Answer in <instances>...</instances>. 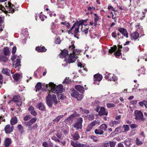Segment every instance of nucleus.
I'll use <instances>...</instances> for the list:
<instances>
[{"mask_svg": "<svg viewBox=\"0 0 147 147\" xmlns=\"http://www.w3.org/2000/svg\"><path fill=\"white\" fill-rule=\"evenodd\" d=\"M36 120V118L34 117L32 119L28 121L24 122V123L25 125L28 126V128H29L30 127H31V125L34 123Z\"/></svg>", "mask_w": 147, "mask_h": 147, "instance_id": "nucleus-6", "label": "nucleus"}, {"mask_svg": "<svg viewBox=\"0 0 147 147\" xmlns=\"http://www.w3.org/2000/svg\"><path fill=\"white\" fill-rule=\"evenodd\" d=\"M52 101L55 104H57L56 96L55 94H53L52 96L50 94H49L47 97L46 102L47 105L50 107H51L52 106Z\"/></svg>", "mask_w": 147, "mask_h": 147, "instance_id": "nucleus-2", "label": "nucleus"}, {"mask_svg": "<svg viewBox=\"0 0 147 147\" xmlns=\"http://www.w3.org/2000/svg\"><path fill=\"white\" fill-rule=\"evenodd\" d=\"M133 141L131 139L126 140L124 142L126 147H134V145L132 144Z\"/></svg>", "mask_w": 147, "mask_h": 147, "instance_id": "nucleus-10", "label": "nucleus"}, {"mask_svg": "<svg viewBox=\"0 0 147 147\" xmlns=\"http://www.w3.org/2000/svg\"><path fill=\"white\" fill-rule=\"evenodd\" d=\"M68 55V51L66 50H64L62 51L61 53L60 54V56L61 58H65Z\"/></svg>", "mask_w": 147, "mask_h": 147, "instance_id": "nucleus-18", "label": "nucleus"}, {"mask_svg": "<svg viewBox=\"0 0 147 147\" xmlns=\"http://www.w3.org/2000/svg\"><path fill=\"white\" fill-rule=\"evenodd\" d=\"M83 119L81 117H80L77 119V122L75 123L74 126V128H76V130L81 129L82 127V123Z\"/></svg>", "mask_w": 147, "mask_h": 147, "instance_id": "nucleus-5", "label": "nucleus"}, {"mask_svg": "<svg viewBox=\"0 0 147 147\" xmlns=\"http://www.w3.org/2000/svg\"><path fill=\"white\" fill-rule=\"evenodd\" d=\"M36 51L39 52H44L46 51L47 49L44 47H38L36 48Z\"/></svg>", "mask_w": 147, "mask_h": 147, "instance_id": "nucleus-29", "label": "nucleus"}, {"mask_svg": "<svg viewBox=\"0 0 147 147\" xmlns=\"http://www.w3.org/2000/svg\"><path fill=\"white\" fill-rule=\"evenodd\" d=\"M121 127H119L116 128L115 130L113 132L115 134H117L118 133H120L121 132Z\"/></svg>", "mask_w": 147, "mask_h": 147, "instance_id": "nucleus-41", "label": "nucleus"}, {"mask_svg": "<svg viewBox=\"0 0 147 147\" xmlns=\"http://www.w3.org/2000/svg\"><path fill=\"white\" fill-rule=\"evenodd\" d=\"M121 51V50L118 49V50L117 51L115 52L114 53V55L115 56H120L121 54V53L120 52Z\"/></svg>", "mask_w": 147, "mask_h": 147, "instance_id": "nucleus-51", "label": "nucleus"}, {"mask_svg": "<svg viewBox=\"0 0 147 147\" xmlns=\"http://www.w3.org/2000/svg\"><path fill=\"white\" fill-rule=\"evenodd\" d=\"M37 107L38 109L41 110H43L45 109V107L43 104L41 103L40 102L37 105Z\"/></svg>", "mask_w": 147, "mask_h": 147, "instance_id": "nucleus-35", "label": "nucleus"}, {"mask_svg": "<svg viewBox=\"0 0 147 147\" xmlns=\"http://www.w3.org/2000/svg\"><path fill=\"white\" fill-rule=\"evenodd\" d=\"M79 109L80 110L82 113H86L87 114L89 113V111L88 110L83 109L82 107H80Z\"/></svg>", "mask_w": 147, "mask_h": 147, "instance_id": "nucleus-48", "label": "nucleus"}, {"mask_svg": "<svg viewBox=\"0 0 147 147\" xmlns=\"http://www.w3.org/2000/svg\"><path fill=\"white\" fill-rule=\"evenodd\" d=\"M108 80L110 81H113L114 82L116 81L117 80V77L115 76L114 74H108Z\"/></svg>", "mask_w": 147, "mask_h": 147, "instance_id": "nucleus-15", "label": "nucleus"}, {"mask_svg": "<svg viewBox=\"0 0 147 147\" xmlns=\"http://www.w3.org/2000/svg\"><path fill=\"white\" fill-rule=\"evenodd\" d=\"M13 126L10 125H7L5 127L4 129L6 134H9L13 131Z\"/></svg>", "mask_w": 147, "mask_h": 147, "instance_id": "nucleus-8", "label": "nucleus"}, {"mask_svg": "<svg viewBox=\"0 0 147 147\" xmlns=\"http://www.w3.org/2000/svg\"><path fill=\"white\" fill-rule=\"evenodd\" d=\"M18 128L19 131L22 132L23 130V127L21 124H19L18 125Z\"/></svg>", "mask_w": 147, "mask_h": 147, "instance_id": "nucleus-54", "label": "nucleus"}, {"mask_svg": "<svg viewBox=\"0 0 147 147\" xmlns=\"http://www.w3.org/2000/svg\"><path fill=\"white\" fill-rule=\"evenodd\" d=\"M71 144L74 147H84V145L79 142H76L73 140H71Z\"/></svg>", "mask_w": 147, "mask_h": 147, "instance_id": "nucleus-11", "label": "nucleus"}, {"mask_svg": "<svg viewBox=\"0 0 147 147\" xmlns=\"http://www.w3.org/2000/svg\"><path fill=\"white\" fill-rule=\"evenodd\" d=\"M3 52L5 56L8 55L10 54L9 49L8 47L5 48L3 49Z\"/></svg>", "mask_w": 147, "mask_h": 147, "instance_id": "nucleus-28", "label": "nucleus"}, {"mask_svg": "<svg viewBox=\"0 0 147 147\" xmlns=\"http://www.w3.org/2000/svg\"><path fill=\"white\" fill-rule=\"evenodd\" d=\"M136 144L138 145H140L142 144V142L140 141L139 139L138 138H137L136 141Z\"/></svg>", "mask_w": 147, "mask_h": 147, "instance_id": "nucleus-50", "label": "nucleus"}, {"mask_svg": "<svg viewBox=\"0 0 147 147\" xmlns=\"http://www.w3.org/2000/svg\"><path fill=\"white\" fill-rule=\"evenodd\" d=\"M38 127V125L36 124L34 125L31 127H30L28 128V130L29 131H31L33 129H36Z\"/></svg>", "mask_w": 147, "mask_h": 147, "instance_id": "nucleus-47", "label": "nucleus"}, {"mask_svg": "<svg viewBox=\"0 0 147 147\" xmlns=\"http://www.w3.org/2000/svg\"><path fill=\"white\" fill-rule=\"evenodd\" d=\"M42 85L40 83H38L35 86V88L37 90H39L41 88Z\"/></svg>", "mask_w": 147, "mask_h": 147, "instance_id": "nucleus-46", "label": "nucleus"}, {"mask_svg": "<svg viewBox=\"0 0 147 147\" xmlns=\"http://www.w3.org/2000/svg\"><path fill=\"white\" fill-rule=\"evenodd\" d=\"M17 122V118L15 117H12L10 120V123L11 125H14L16 124Z\"/></svg>", "mask_w": 147, "mask_h": 147, "instance_id": "nucleus-31", "label": "nucleus"}, {"mask_svg": "<svg viewBox=\"0 0 147 147\" xmlns=\"http://www.w3.org/2000/svg\"><path fill=\"white\" fill-rule=\"evenodd\" d=\"M64 116V115H60L58 116L57 117H56L55 119H54L53 121L54 122H58L60 120V119L61 118H63Z\"/></svg>", "mask_w": 147, "mask_h": 147, "instance_id": "nucleus-44", "label": "nucleus"}, {"mask_svg": "<svg viewBox=\"0 0 147 147\" xmlns=\"http://www.w3.org/2000/svg\"><path fill=\"white\" fill-rule=\"evenodd\" d=\"M77 58L78 57L77 55L71 54L69 56V57L67 59V62L69 63L75 62Z\"/></svg>", "mask_w": 147, "mask_h": 147, "instance_id": "nucleus-7", "label": "nucleus"}, {"mask_svg": "<svg viewBox=\"0 0 147 147\" xmlns=\"http://www.w3.org/2000/svg\"><path fill=\"white\" fill-rule=\"evenodd\" d=\"M51 138L53 140H55L56 142H60V140H59V139H58L55 136H53Z\"/></svg>", "mask_w": 147, "mask_h": 147, "instance_id": "nucleus-60", "label": "nucleus"}, {"mask_svg": "<svg viewBox=\"0 0 147 147\" xmlns=\"http://www.w3.org/2000/svg\"><path fill=\"white\" fill-rule=\"evenodd\" d=\"M69 129L68 127H63L61 129V131L65 135H67L69 132Z\"/></svg>", "mask_w": 147, "mask_h": 147, "instance_id": "nucleus-32", "label": "nucleus"}, {"mask_svg": "<svg viewBox=\"0 0 147 147\" xmlns=\"http://www.w3.org/2000/svg\"><path fill=\"white\" fill-rule=\"evenodd\" d=\"M79 27L80 26H76V27L75 30L74 31V36H75L76 35V34H77V33L79 32Z\"/></svg>", "mask_w": 147, "mask_h": 147, "instance_id": "nucleus-59", "label": "nucleus"}, {"mask_svg": "<svg viewBox=\"0 0 147 147\" xmlns=\"http://www.w3.org/2000/svg\"><path fill=\"white\" fill-rule=\"evenodd\" d=\"M74 41H71V45L69 46V51L71 50L72 51L73 54L72 55H77L80 53V51L78 49H75V47L74 44Z\"/></svg>", "mask_w": 147, "mask_h": 147, "instance_id": "nucleus-4", "label": "nucleus"}, {"mask_svg": "<svg viewBox=\"0 0 147 147\" xmlns=\"http://www.w3.org/2000/svg\"><path fill=\"white\" fill-rule=\"evenodd\" d=\"M93 15L94 16V26H96L97 24V22L99 20V17L97 14L96 13H94Z\"/></svg>", "mask_w": 147, "mask_h": 147, "instance_id": "nucleus-30", "label": "nucleus"}, {"mask_svg": "<svg viewBox=\"0 0 147 147\" xmlns=\"http://www.w3.org/2000/svg\"><path fill=\"white\" fill-rule=\"evenodd\" d=\"M83 97V96L82 95L78 94L76 98L78 100H80Z\"/></svg>", "mask_w": 147, "mask_h": 147, "instance_id": "nucleus-52", "label": "nucleus"}, {"mask_svg": "<svg viewBox=\"0 0 147 147\" xmlns=\"http://www.w3.org/2000/svg\"><path fill=\"white\" fill-rule=\"evenodd\" d=\"M61 24L66 26L68 29H69L70 28L69 24L67 21H65L64 22H61Z\"/></svg>", "mask_w": 147, "mask_h": 147, "instance_id": "nucleus-45", "label": "nucleus"}, {"mask_svg": "<svg viewBox=\"0 0 147 147\" xmlns=\"http://www.w3.org/2000/svg\"><path fill=\"white\" fill-rule=\"evenodd\" d=\"M134 115L135 117V119L140 121L143 122L146 119L144 117L142 113L140 111L136 110L134 112Z\"/></svg>", "mask_w": 147, "mask_h": 147, "instance_id": "nucleus-3", "label": "nucleus"}, {"mask_svg": "<svg viewBox=\"0 0 147 147\" xmlns=\"http://www.w3.org/2000/svg\"><path fill=\"white\" fill-rule=\"evenodd\" d=\"M46 87L49 89H51V92L54 93L58 94L62 92L63 86L61 84L56 86L53 83L50 82L48 85H46Z\"/></svg>", "mask_w": 147, "mask_h": 147, "instance_id": "nucleus-1", "label": "nucleus"}, {"mask_svg": "<svg viewBox=\"0 0 147 147\" xmlns=\"http://www.w3.org/2000/svg\"><path fill=\"white\" fill-rule=\"evenodd\" d=\"M107 107L109 108L113 107L115 106V105L111 103H108L107 105Z\"/></svg>", "mask_w": 147, "mask_h": 147, "instance_id": "nucleus-55", "label": "nucleus"}, {"mask_svg": "<svg viewBox=\"0 0 147 147\" xmlns=\"http://www.w3.org/2000/svg\"><path fill=\"white\" fill-rule=\"evenodd\" d=\"M100 129H101L103 131H106L107 128V125L105 124H102L99 127Z\"/></svg>", "mask_w": 147, "mask_h": 147, "instance_id": "nucleus-34", "label": "nucleus"}, {"mask_svg": "<svg viewBox=\"0 0 147 147\" xmlns=\"http://www.w3.org/2000/svg\"><path fill=\"white\" fill-rule=\"evenodd\" d=\"M108 112L106 111L105 109L103 107L100 108V110L98 112V114L100 115H106L107 116L108 115Z\"/></svg>", "mask_w": 147, "mask_h": 147, "instance_id": "nucleus-12", "label": "nucleus"}, {"mask_svg": "<svg viewBox=\"0 0 147 147\" xmlns=\"http://www.w3.org/2000/svg\"><path fill=\"white\" fill-rule=\"evenodd\" d=\"M11 139L7 138L6 139L5 141V145L6 147H8L11 144Z\"/></svg>", "mask_w": 147, "mask_h": 147, "instance_id": "nucleus-38", "label": "nucleus"}, {"mask_svg": "<svg viewBox=\"0 0 147 147\" xmlns=\"http://www.w3.org/2000/svg\"><path fill=\"white\" fill-rule=\"evenodd\" d=\"M75 88L77 90L81 92H83L84 91V88L82 86L77 85L75 86Z\"/></svg>", "mask_w": 147, "mask_h": 147, "instance_id": "nucleus-25", "label": "nucleus"}, {"mask_svg": "<svg viewBox=\"0 0 147 147\" xmlns=\"http://www.w3.org/2000/svg\"><path fill=\"white\" fill-rule=\"evenodd\" d=\"M95 133L97 135H101L103 134L104 131L99 127L98 129L95 130Z\"/></svg>", "mask_w": 147, "mask_h": 147, "instance_id": "nucleus-27", "label": "nucleus"}, {"mask_svg": "<svg viewBox=\"0 0 147 147\" xmlns=\"http://www.w3.org/2000/svg\"><path fill=\"white\" fill-rule=\"evenodd\" d=\"M90 138L92 140H93V141H94L95 142H96L98 140V138H97L94 136H91L90 137Z\"/></svg>", "mask_w": 147, "mask_h": 147, "instance_id": "nucleus-56", "label": "nucleus"}, {"mask_svg": "<svg viewBox=\"0 0 147 147\" xmlns=\"http://www.w3.org/2000/svg\"><path fill=\"white\" fill-rule=\"evenodd\" d=\"M117 49V47L116 45L113 47H111V49L109 50V53H112L113 52H115Z\"/></svg>", "mask_w": 147, "mask_h": 147, "instance_id": "nucleus-36", "label": "nucleus"}, {"mask_svg": "<svg viewBox=\"0 0 147 147\" xmlns=\"http://www.w3.org/2000/svg\"><path fill=\"white\" fill-rule=\"evenodd\" d=\"M42 146L44 147H51L52 146V145L48 144L46 142H44L42 144Z\"/></svg>", "mask_w": 147, "mask_h": 147, "instance_id": "nucleus-49", "label": "nucleus"}, {"mask_svg": "<svg viewBox=\"0 0 147 147\" xmlns=\"http://www.w3.org/2000/svg\"><path fill=\"white\" fill-rule=\"evenodd\" d=\"M10 71V70L7 68H3L2 70V72L3 73L7 75H9Z\"/></svg>", "mask_w": 147, "mask_h": 147, "instance_id": "nucleus-37", "label": "nucleus"}, {"mask_svg": "<svg viewBox=\"0 0 147 147\" xmlns=\"http://www.w3.org/2000/svg\"><path fill=\"white\" fill-rule=\"evenodd\" d=\"M0 8L1 10L5 13H6L7 12V11L6 10V9L4 7L1 5H0Z\"/></svg>", "mask_w": 147, "mask_h": 147, "instance_id": "nucleus-53", "label": "nucleus"}, {"mask_svg": "<svg viewBox=\"0 0 147 147\" xmlns=\"http://www.w3.org/2000/svg\"><path fill=\"white\" fill-rule=\"evenodd\" d=\"M94 115L93 114L90 115L88 117V119L90 120H92L94 119Z\"/></svg>", "mask_w": 147, "mask_h": 147, "instance_id": "nucleus-63", "label": "nucleus"}, {"mask_svg": "<svg viewBox=\"0 0 147 147\" xmlns=\"http://www.w3.org/2000/svg\"><path fill=\"white\" fill-rule=\"evenodd\" d=\"M139 36V34L137 32H135L131 34V39L132 40H136L138 38Z\"/></svg>", "mask_w": 147, "mask_h": 147, "instance_id": "nucleus-17", "label": "nucleus"}, {"mask_svg": "<svg viewBox=\"0 0 147 147\" xmlns=\"http://www.w3.org/2000/svg\"><path fill=\"white\" fill-rule=\"evenodd\" d=\"M58 97L59 100H63L65 98V96L62 94H59L58 95Z\"/></svg>", "mask_w": 147, "mask_h": 147, "instance_id": "nucleus-57", "label": "nucleus"}, {"mask_svg": "<svg viewBox=\"0 0 147 147\" xmlns=\"http://www.w3.org/2000/svg\"><path fill=\"white\" fill-rule=\"evenodd\" d=\"M8 7H9L10 9L9 11L11 12L12 13H13L14 11V8L13 7L14 6L11 3L9 2L8 3ZM5 7H8V6L7 5L5 6Z\"/></svg>", "mask_w": 147, "mask_h": 147, "instance_id": "nucleus-26", "label": "nucleus"}, {"mask_svg": "<svg viewBox=\"0 0 147 147\" xmlns=\"http://www.w3.org/2000/svg\"><path fill=\"white\" fill-rule=\"evenodd\" d=\"M109 144L110 147H115L116 142L113 141H110L109 143H106L105 144V146L106 144H107V145H109Z\"/></svg>", "mask_w": 147, "mask_h": 147, "instance_id": "nucleus-42", "label": "nucleus"}, {"mask_svg": "<svg viewBox=\"0 0 147 147\" xmlns=\"http://www.w3.org/2000/svg\"><path fill=\"white\" fill-rule=\"evenodd\" d=\"M94 83L96 81H100L102 79V77L101 74H97L94 75Z\"/></svg>", "mask_w": 147, "mask_h": 147, "instance_id": "nucleus-13", "label": "nucleus"}, {"mask_svg": "<svg viewBox=\"0 0 147 147\" xmlns=\"http://www.w3.org/2000/svg\"><path fill=\"white\" fill-rule=\"evenodd\" d=\"M78 94V92L77 91L73 90L71 94V95L72 96L76 98Z\"/></svg>", "mask_w": 147, "mask_h": 147, "instance_id": "nucleus-40", "label": "nucleus"}, {"mask_svg": "<svg viewBox=\"0 0 147 147\" xmlns=\"http://www.w3.org/2000/svg\"><path fill=\"white\" fill-rule=\"evenodd\" d=\"M8 59V58L6 56L0 55V62H7Z\"/></svg>", "mask_w": 147, "mask_h": 147, "instance_id": "nucleus-23", "label": "nucleus"}, {"mask_svg": "<svg viewBox=\"0 0 147 147\" xmlns=\"http://www.w3.org/2000/svg\"><path fill=\"white\" fill-rule=\"evenodd\" d=\"M17 57V55H13L11 57V59L13 61H14L15 59Z\"/></svg>", "mask_w": 147, "mask_h": 147, "instance_id": "nucleus-62", "label": "nucleus"}, {"mask_svg": "<svg viewBox=\"0 0 147 147\" xmlns=\"http://www.w3.org/2000/svg\"><path fill=\"white\" fill-rule=\"evenodd\" d=\"M30 113L33 116H36L37 115L36 112L34 110L31 111L30 112Z\"/></svg>", "mask_w": 147, "mask_h": 147, "instance_id": "nucleus-64", "label": "nucleus"}, {"mask_svg": "<svg viewBox=\"0 0 147 147\" xmlns=\"http://www.w3.org/2000/svg\"><path fill=\"white\" fill-rule=\"evenodd\" d=\"M12 77L15 80L18 81L21 78V76L19 74L16 73L13 75Z\"/></svg>", "mask_w": 147, "mask_h": 147, "instance_id": "nucleus-20", "label": "nucleus"}, {"mask_svg": "<svg viewBox=\"0 0 147 147\" xmlns=\"http://www.w3.org/2000/svg\"><path fill=\"white\" fill-rule=\"evenodd\" d=\"M74 117V115H71L67 119H65V121L66 122H69V123L71 124L73 122Z\"/></svg>", "mask_w": 147, "mask_h": 147, "instance_id": "nucleus-24", "label": "nucleus"}, {"mask_svg": "<svg viewBox=\"0 0 147 147\" xmlns=\"http://www.w3.org/2000/svg\"><path fill=\"white\" fill-rule=\"evenodd\" d=\"M80 26V24L78 23H74L73 25L72 26L71 28L68 31V33L69 34H72V30L74 29L75 28H76V27H77Z\"/></svg>", "mask_w": 147, "mask_h": 147, "instance_id": "nucleus-21", "label": "nucleus"}, {"mask_svg": "<svg viewBox=\"0 0 147 147\" xmlns=\"http://www.w3.org/2000/svg\"><path fill=\"white\" fill-rule=\"evenodd\" d=\"M21 55L18 56V58L16 59V63L15 64L14 67L15 68L17 69H18V67L21 65H20V60Z\"/></svg>", "mask_w": 147, "mask_h": 147, "instance_id": "nucleus-14", "label": "nucleus"}, {"mask_svg": "<svg viewBox=\"0 0 147 147\" xmlns=\"http://www.w3.org/2000/svg\"><path fill=\"white\" fill-rule=\"evenodd\" d=\"M139 104L142 107L144 105L146 108H147V101L146 100H143L142 101L140 102L139 103Z\"/></svg>", "mask_w": 147, "mask_h": 147, "instance_id": "nucleus-33", "label": "nucleus"}, {"mask_svg": "<svg viewBox=\"0 0 147 147\" xmlns=\"http://www.w3.org/2000/svg\"><path fill=\"white\" fill-rule=\"evenodd\" d=\"M113 121V124L114 125L115 127L117 125L120 123V121L119 120Z\"/></svg>", "mask_w": 147, "mask_h": 147, "instance_id": "nucleus-58", "label": "nucleus"}, {"mask_svg": "<svg viewBox=\"0 0 147 147\" xmlns=\"http://www.w3.org/2000/svg\"><path fill=\"white\" fill-rule=\"evenodd\" d=\"M122 128H123V133L125 132L128 131L129 129V126L127 125H123V127H122Z\"/></svg>", "mask_w": 147, "mask_h": 147, "instance_id": "nucleus-43", "label": "nucleus"}, {"mask_svg": "<svg viewBox=\"0 0 147 147\" xmlns=\"http://www.w3.org/2000/svg\"><path fill=\"white\" fill-rule=\"evenodd\" d=\"M118 31H119L124 36H126V38L128 37V33L125 29L121 28L119 29Z\"/></svg>", "mask_w": 147, "mask_h": 147, "instance_id": "nucleus-16", "label": "nucleus"}, {"mask_svg": "<svg viewBox=\"0 0 147 147\" xmlns=\"http://www.w3.org/2000/svg\"><path fill=\"white\" fill-rule=\"evenodd\" d=\"M108 9H111L112 11H116L115 10V8L111 5H109L108 7Z\"/></svg>", "mask_w": 147, "mask_h": 147, "instance_id": "nucleus-61", "label": "nucleus"}, {"mask_svg": "<svg viewBox=\"0 0 147 147\" xmlns=\"http://www.w3.org/2000/svg\"><path fill=\"white\" fill-rule=\"evenodd\" d=\"M97 123V121L94 120L91 122L88 125L87 127L86 131H89L92 129L93 127L95 126Z\"/></svg>", "mask_w": 147, "mask_h": 147, "instance_id": "nucleus-9", "label": "nucleus"}, {"mask_svg": "<svg viewBox=\"0 0 147 147\" xmlns=\"http://www.w3.org/2000/svg\"><path fill=\"white\" fill-rule=\"evenodd\" d=\"M20 100H21L20 96L19 95H15L13 96V99L11 101L13 100L16 102Z\"/></svg>", "mask_w": 147, "mask_h": 147, "instance_id": "nucleus-39", "label": "nucleus"}, {"mask_svg": "<svg viewBox=\"0 0 147 147\" xmlns=\"http://www.w3.org/2000/svg\"><path fill=\"white\" fill-rule=\"evenodd\" d=\"M71 137L73 138V139L74 140H77L80 138L78 133L77 131H76L74 134H72Z\"/></svg>", "mask_w": 147, "mask_h": 147, "instance_id": "nucleus-19", "label": "nucleus"}, {"mask_svg": "<svg viewBox=\"0 0 147 147\" xmlns=\"http://www.w3.org/2000/svg\"><path fill=\"white\" fill-rule=\"evenodd\" d=\"M80 26V24L78 23H74L73 25L72 26L71 28L68 31V33L69 34H72V30L74 29L75 28H76V27H77Z\"/></svg>", "mask_w": 147, "mask_h": 147, "instance_id": "nucleus-22", "label": "nucleus"}]
</instances>
